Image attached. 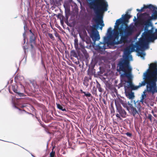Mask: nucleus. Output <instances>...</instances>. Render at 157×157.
Returning <instances> with one entry per match:
<instances>
[{"label": "nucleus", "mask_w": 157, "mask_h": 157, "mask_svg": "<svg viewBox=\"0 0 157 157\" xmlns=\"http://www.w3.org/2000/svg\"><path fill=\"white\" fill-rule=\"evenodd\" d=\"M150 68L153 70V71L148 69L147 71L144 74V78L141 83H140L138 86H135L131 81L127 82L128 83V86H124L125 89L126 87L130 88L132 90L137 89L142 86H146V91L148 93H151L154 94L157 92V87L156 82L157 81V65L156 63H151L150 64Z\"/></svg>", "instance_id": "1"}, {"label": "nucleus", "mask_w": 157, "mask_h": 157, "mask_svg": "<svg viewBox=\"0 0 157 157\" xmlns=\"http://www.w3.org/2000/svg\"><path fill=\"white\" fill-rule=\"evenodd\" d=\"M114 28L113 31L111 28H109L103 39H119V36L120 39H127L133 32V28L125 24L121 18L117 20Z\"/></svg>", "instance_id": "2"}, {"label": "nucleus", "mask_w": 157, "mask_h": 157, "mask_svg": "<svg viewBox=\"0 0 157 157\" xmlns=\"http://www.w3.org/2000/svg\"><path fill=\"white\" fill-rule=\"evenodd\" d=\"M95 3H94L93 5H89V6L92 8L97 15L94 20L97 24L96 25H100L101 27L100 29L102 30L103 27L104 26L103 21L102 14L104 12L107 10L108 6V3H105L101 0H98Z\"/></svg>", "instance_id": "3"}, {"label": "nucleus", "mask_w": 157, "mask_h": 157, "mask_svg": "<svg viewBox=\"0 0 157 157\" xmlns=\"http://www.w3.org/2000/svg\"><path fill=\"white\" fill-rule=\"evenodd\" d=\"M155 40H139L135 44H131L125 49L126 55H129L131 52L136 51L144 52L149 48V44L151 42H154Z\"/></svg>", "instance_id": "4"}, {"label": "nucleus", "mask_w": 157, "mask_h": 157, "mask_svg": "<svg viewBox=\"0 0 157 157\" xmlns=\"http://www.w3.org/2000/svg\"><path fill=\"white\" fill-rule=\"evenodd\" d=\"M93 40L94 41L93 47L94 48L101 53H102L105 51V49L125 42H131L132 40H119V41H118L117 42L116 41V40H104L105 43L100 42L98 44H96V41H98L99 40Z\"/></svg>", "instance_id": "5"}, {"label": "nucleus", "mask_w": 157, "mask_h": 157, "mask_svg": "<svg viewBox=\"0 0 157 157\" xmlns=\"http://www.w3.org/2000/svg\"><path fill=\"white\" fill-rule=\"evenodd\" d=\"M131 70L128 56L121 58L117 67V70L120 74L121 73V72L124 73L121 74V77L124 78L125 77H128L130 75Z\"/></svg>", "instance_id": "6"}, {"label": "nucleus", "mask_w": 157, "mask_h": 157, "mask_svg": "<svg viewBox=\"0 0 157 157\" xmlns=\"http://www.w3.org/2000/svg\"><path fill=\"white\" fill-rule=\"evenodd\" d=\"M142 24H144L145 25L144 32L143 33V37L140 38L138 39H150L152 33L153 32L154 28L152 23H150L149 25H147L146 22H141Z\"/></svg>", "instance_id": "7"}, {"label": "nucleus", "mask_w": 157, "mask_h": 157, "mask_svg": "<svg viewBox=\"0 0 157 157\" xmlns=\"http://www.w3.org/2000/svg\"><path fill=\"white\" fill-rule=\"evenodd\" d=\"M152 6L151 7V8H148L151 10L153 11V13L151 17H150V18L149 19H147L146 22L147 25H149L150 23H152L151 21L152 19H157V7L154 6L151 4H150Z\"/></svg>", "instance_id": "8"}, {"label": "nucleus", "mask_w": 157, "mask_h": 157, "mask_svg": "<svg viewBox=\"0 0 157 157\" xmlns=\"http://www.w3.org/2000/svg\"><path fill=\"white\" fill-rule=\"evenodd\" d=\"M98 28V25H94L92 28L91 32L90 34V36L92 39H100V37L99 32L97 30Z\"/></svg>", "instance_id": "9"}, {"label": "nucleus", "mask_w": 157, "mask_h": 157, "mask_svg": "<svg viewBox=\"0 0 157 157\" xmlns=\"http://www.w3.org/2000/svg\"><path fill=\"white\" fill-rule=\"evenodd\" d=\"M116 105L117 110L122 118H126L128 116L126 111L120 105H117L116 104V101H115Z\"/></svg>", "instance_id": "10"}, {"label": "nucleus", "mask_w": 157, "mask_h": 157, "mask_svg": "<svg viewBox=\"0 0 157 157\" xmlns=\"http://www.w3.org/2000/svg\"><path fill=\"white\" fill-rule=\"evenodd\" d=\"M128 105L129 107L130 110L129 112H130L133 116L137 118L139 116V113L136 109L132 105L128 102Z\"/></svg>", "instance_id": "11"}, {"label": "nucleus", "mask_w": 157, "mask_h": 157, "mask_svg": "<svg viewBox=\"0 0 157 157\" xmlns=\"http://www.w3.org/2000/svg\"><path fill=\"white\" fill-rule=\"evenodd\" d=\"M140 16L142 18L139 20V23L141 25H144V24H142L141 22H145L147 19H149L150 18V17H151L149 13L145 12L144 13H142L140 15Z\"/></svg>", "instance_id": "12"}, {"label": "nucleus", "mask_w": 157, "mask_h": 157, "mask_svg": "<svg viewBox=\"0 0 157 157\" xmlns=\"http://www.w3.org/2000/svg\"><path fill=\"white\" fill-rule=\"evenodd\" d=\"M79 35L82 39H87V34L86 31L85 29L80 31L79 32Z\"/></svg>", "instance_id": "13"}, {"label": "nucleus", "mask_w": 157, "mask_h": 157, "mask_svg": "<svg viewBox=\"0 0 157 157\" xmlns=\"http://www.w3.org/2000/svg\"><path fill=\"white\" fill-rule=\"evenodd\" d=\"M29 36L30 39H36L37 36V34L36 31L30 29L29 30Z\"/></svg>", "instance_id": "14"}, {"label": "nucleus", "mask_w": 157, "mask_h": 157, "mask_svg": "<svg viewBox=\"0 0 157 157\" xmlns=\"http://www.w3.org/2000/svg\"><path fill=\"white\" fill-rule=\"evenodd\" d=\"M128 12L124 16V17L122 19L123 21L124 22L125 24H127V23L129 22V19L131 18L132 16L128 14Z\"/></svg>", "instance_id": "15"}, {"label": "nucleus", "mask_w": 157, "mask_h": 157, "mask_svg": "<svg viewBox=\"0 0 157 157\" xmlns=\"http://www.w3.org/2000/svg\"><path fill=\"white\" fill-rule=\"evenodd\" d=\"M12 90L15 93L18 94L20 97H22L24 95L23 93H21L18 91L17 86H12Z\"/></svg>", "instance_id": "16"}, {"label": "nucleus", "mask_w": 157, "mask_h": 157, "mask_svg": "<svg viewBox=\"0 0 157 157\" xmlns=\"http://www.w3.org/2000/svg\"><path fill=\"white\" fill-rule=\"evenodd\" d=\"M70 55L71 59L73 57H75L78 59L79 56L75 50H72L70 52Z\"/></svg>", "instance_id": "17"}, {"label": "nucleus", "mask_w": 157, "mask_h": 157, "mask_svg": "<svg viewBox=\"0 0 157 157\" xmlns=\"http://www.w3.org/2000/svg\"><path fill=\"white\" fill-rule=\"evenodd\" d=\"M125 94L126 96L129 99H132L134 98V94L132 92H125Z\"/></svg>", "instance_id": "18"}, {"label": "nucleus", "mask_w": 157, "mask_h": 157, "mask_svg": "<svg viewBox=\"0 0 157 157\" xmlns=\"http://www.w3.org/2000/svg\"><path fill=\"white\" fill-rule=\"evenodd\" d=\"M81 50L82 52L84 54L86 58L87 59V54L88 53H87V51L86 50L85 48V47L81 45Z\"/></svg>", "instance_id": "19"}, {"label": "nucleus", "mask_w": 157, "mask_h": 157, "mask_svg": "<svg viewBox=\"0 0 157 157\" xmlns=\"http://www.w3.org/2000/svg\"><path fill=\"white\" fill-rule=\"evenodd\" d=\"M152 6H151V5H144V6L143 7H142L140 10L139 9H136V10L139 12H142L143 11V10L144 9L151 8V7Z\"/></svg>", "instance_id": "20"}, {"label": "nucleus", "mask_w": 157, "mask_h": 157, "mask_svg": "<svg viewBox=\"0 0 157 157\" xmlns=\"http://www.w3.org/2000/svg\"><path fill=\"white\" fill-rule=\"evenodd\" d=\"M157 39V29H155V32H153L151 33V37L149 39Z\"/></svg>", "instance_id": "21"}, {"label": "nucleus", "mask_w": 157, "mask_h": 157, "mask_svg": "<svg viewBox=\"0 0 157 157\" xmlns=\"http://www.w3.org/2000/svg\"><path fill=\"white\" fill-rule=\"evenodd\" d=\"M56 105H57V108L60 109L62 110V111H66V109L65 108H63V106L61 105L59 103H56Z\"/></svg>", "instance_id": "22"}, {"label": "nucleus", "mask_w": 157, "mask_h": 157, "mask_svg": "<svg viewBox=\"0 0 157 157\" xmlns=\"http://www.w3.org/2000/svg\"><path fill=\"white\" fill-rule=\"evenodd\" d=\"M83 84L86 87H87L88 85V78L87 77H85L83 81Z\"/></svg>", "instance_id": "23"}, {"label": "nucleus", "mask_w": 157, "mask_h": 157, "mask_svg": "<svg viewBox=\"0 0 157 157\" xmlns=\"http://www.w3.org/2000/svg\"><path fill=\"white\" fill-rule=\"evenodd\" d=\"M145 93L146 92L145 91H144L142 95L140 101L142 103L144 102V100L146 97V95L145 94Z\"/></svg>", "instance_id": "24"}, {"label": "nucleus", "mask_w": 157, "mask_h": 157, "mask_svg": "<svg viewBox=\"0 0 157 157\" xmlns=\"http://www.w3.org/2000/svg\"><path fill=\"white\" fill-rule=\"evenodd\" d=\"M122 105L124 108H126L127 110L129 111L130 108L128 105V103L127 104L126 102H124Z\"/></svg>", "instance_id": "25"}, {"label": "nucleus", "mask_w": 157, "mask_h": 157, "mask_svg": "<svg viewBox=\"0 0 157 157\" xmlns=\"http://www.w3.org/2000/svg\"><path fill=\"white\" fill-rule=\"evenodd\" d=\"M54 147H53L52 149V152L50 153L49 157H55V151H53Z\"/></svg>", "instance_id": "26"}, {"label": "nucleus", "mask_w": 157, "mask_h": 157, "mask_svg": "<svg viewBox=\"0 0 157 157\" xmlns=\"http://www.w3.org/2000/svg\"><path fill=\"white\" fill-rule=\"evenodd\" d=\"M97 88L98 89V90L100 92L102 93L103 91V89L101 87V85L100 84H98L97 85Z\"/></svg>", "instance_id": "27"}, {"label": "nucleus", "mask_w": 157, "mask_h": 157, "mask_svg": "<svg viewBox=\"0 0 157 157\" xmlns=\"http://www.w3.org/2000/svg\"><path fill=\"white\" fill-rule=\"evenodd\" d=\"M26 26V25L24 26V32L23 34V36L24 37V39H26L27 38L26 37V31L25 30V27Z\"/></svg>", "instance_id": "28"}, {"label": "nucleus", "mask_w": 157, "mask_h": 157, "mask_svg": "<svg viewBox=\"0 0 157 157\" xmlns=\"http://www.w3.org/2000/svg\"><path fill=\"white\" fill-rule=\"evenodd\" d=\"M32 84L34 88L36 89H37L38 88V86L36 82L35 81H33L32 82Z\"/></svg>", "instance_id": "29"}, {"label": "nucleus", "mask_w": 157, "mask_h": 157, "mask_svg": "<svg viewBox=\"0 0 157 157\" xmlns=\"http://www.w3.org/2000/svg\"><path fill=\"white\" fill-rule=\"evenodd\" d=\"M142 52H138V54L140 56H141V57L144 58V56L145 55V54L144 53H143Z\"/></svg>", "instance_id": "30"}, {"label": "nucleus", "mask_w": 157, "mask_h": 157, "mask_svg": "<svg viewBox=\"0 0 157 157\" xmlns=\"http://www.w3.org/2000/svg\"><path fill=\"white\" fill-rule=\"evenodd\" d=\"M153 117L152 116L151 114H148L147 117V118L149 119L150 121L151 122L152 121V118Z\"/></svg>", "instance_id": "31"}, {"label": "nucleus", "mask_w": 157, "mask_h": 157, "mask_svg": "<svg viewBox=\"0 0 157 157\" xmlns=\"http://www.w3.org/2000/svg\"><path fill=\"white\" fill-rule=\"evenodd\" d=\"M96 88L94 86L92 87V92L93 94H95L96 93Z\"/></svg>", "instance_id": "32"}, {"label": "nucleus", "mask_w": 157, "mask_h": 157, "mask_svg": "<svg viewBox=\"0 0 157 157\" xmlns=\"http://www.w3.org/2000/svg\"><path fill=\"white\" fill-rule=\"evenodd\" d=\"M48 36L49 37V38L51 39H53L54 37L52 34L51 33H48Z\"/></svg>", "instance_id": "33"}, {"label": "nucleus", "mask_w": 157, "mask_h": 157, "mask_svg": "<svg viewBox=\"0 0 157 157\" xmlns=\"http://www.w3.org/2000/svg\"><path fill=\"white\" fill-rule=\"evenodd\" d=\"M126 135H127L128 136L130 137H131L132 136V134L131 133L129 132H127L126 133Z\"/></svg>", "instance_id": "34"}, {"label": "nucleus", "mask_w": 157, "mask_h": 157, "mask_svg": "<svg viewBox=\"0 0 157 157\" xmlns=\"http://www.w3.org/2000/svg\"><path fill=\"white\" fill-rule=\"evenodd\" d=\"M41 64H42V65H43V67L44 68V69H46L45 66V65L44 64V62H43V59H42L41 60Z\"/></svg>", "instance_id": "35"}, {"label": "nucleus", "mask_w": 157, "mask_h": 157, "mask_svg": "<svg viewBox=\"0 0 157 157\" xmlns=\"http://www.w3.org/2000/svg\"><path fill=\"white\" fill-rule=\"evenodd\" d=\"M116 116L117 117H118V118H119L120 119H121V116L119 114H116Z\"/></svg>", "instance_id": "36"}, {"label": "nucleus", "mask_w": 157, "mask_h": 157, "mask_svg": "<svg viewBox=\"0 0 157 157\" xmlns=\"http://www.w3.org/2000/svg\"><path fill=\"white\" fill-rule=\"evenodd\" d=\"M92 99V96L91 95V94L89 93V101L91 100Z\"/></svg>", "instance_id": "37"}, {"label": "nucleus", "mask_w": 157, "mask_h": 157, "mask_svg": "<svg viewBox=\"0 0 157 157\" xmlns=\"http://www.w3.org/2000/svg\"><path fill=\"white\" fill-rule=\"evenodd\" d=\"M123 86V85L122 83H119L118 85V88H120V87Z\"/></svg>", "instance_id": "38"}, {"label": "nucleus", "mask_w": 157, "mask_h": 157, "mask_svg": "<svg viewBox=\"0 0 157 157\" xmlns=\"http://www.w3.org/2000/svg\"><path fill=\"white\" fill-rule=\"evenodd\" d=\"M120 102L122 104H123L125 102L121 99H119Z\"/></svg>", "instance_id": "39"}, {"label": "nucleus", "mask_w": 157, "mask_h": 157, "mask_svg": "<svg viewBox=\"0 0 157 157\" xmlns=\"http://www.w3.org/2000/svg\"><path fill=\"white\" fill-rule=\"evenodd\" d=\"M35 40H30V41L29 42H30V43H32L33 42V43H35Z\"/></svg>", "instance_id": "40"}, {"label": "nucleus", "mask_w": 157, "mask_h": 157, "mask_svg": "<svg viewBox=\"0 0 157 157\" xmlns=\"http://www.w3.org/2000/svg\"><path fill=\"white\" fill-rule=\"evenodd\" d=\"M84 95L88 97V93H86L85 92V93H84Z\"/></svg>", "instance_id": "41"}, {"label": "nucleus", "mask_w": 157, "mask_h": 157, "mask_svg": "<svg viewBox=\"0 0 157 157\" xmlns=\"http://www.w3.org/2000/svg\"><path fill=\"white\" fill-rule=\"evenodd\" d=\"M86 8L87 12H88V7L87 6L86 7Z\"/></svg>", "instance_id": "42"}, {"label": "nucleus", "mask_w": 157, "mask_h": 157, "mask_svg": "<svg viewBox=\"0 0 157 157\" xmlns=\"http://www.w3.org/2000/svg\"><path fill=\"white\" fill-rule=\"evenodd\" d=\"M80 91L82 93H85V92L83 91L82 90H80Z\"/></svg>", "instance_id": "43"}, {"label": "nucleus", "mask_w": 157, "mask_h": 157, "mask_svg": "<svg viewBox=\"0 0 157 157\" xmlns=\"http://www.w3.org/2000/svg\"><path fill=\"white\" fill-rule=\"evenodd\" d=\"M75 40V43L78 42V40Z\"/></svg>", "instance_id": "44"}, {"label": "nucleus", "mask_w": 157, "mask_h": 157, "mask_svg": "<svg viewBox=\"0 0 157 157\" xmlns=\"http://www.w3.org/2000/svg\"><path fill=\"white\" fill-rule=\"evenodd\" d=\"M136 20V17H135L133 19V21H135Z\"/></svg>", "instance_id": "45"}, {"label": "nucleus", "mask_w": 157, "mask_h": 157, "mask_svg": "<svg viewBox=\"0 0 157 157\" xmlns=\"http://www.w3.org/2000/svg\"><path fill=\"white\" fill-rule=\"evenodd\" d=\"M86 4L87 5H88V0H86Z\"/></svg>", "instance_id": "46"}, {"label": "nucleus", "mask_w": 157, "mask_h": 157, "mask_svg": "<svg viewBox=\"0 0 157 157\" xmlns=\"http://www.w3.org/2000/svg\"><path fill=\"white\" fill-rule=\"evenodd\" d=\"M86 29L87 30V31L88 32V28H87V27L86 28Z\"/></svg>", "instance_id": "47"}, {"label": "nucleus", "mask_w": 157, "mask_h": 157, "mask_svg": "<svg viewBox=\"0 0 157 157\" xmlns=\"http://www.w3.org/2000/svg\"><path fill=\"white\" fill-rule=\"evenodd\" d=\"M30 45L31 46L32 48H33V44H31Z\"/></svg>", "instance_id": "48"}, {"label": "nucleus", "mask_w": 157, "mask_h": 157, "mask_svg": "<svg viewBox=\"0 0 157 157\" xmlns=\"http://www.w3.org/2000/svg\"><path fill=\"white\" fill-rule=\"evenodd\" d=\"M86 42L87 44H88V40H86Z\"/></svg>", "instance_id": "49"}, {"label": "nucleus", "mask_w": 157, "mask_h": 157, "mask_svg": "<svg viewBox=\"0 0 157 157\" xmlns=\"http://www.w3.org/2000/svg\"><path fill=\"white\" fill-rule=\"evenodd\" d=\"M151 113L154 114V111L153 110H152L151 111Z\"/></svg>", "instance_id": "50"}, {"label": "nucleus", "mask_w": 157, "mask_h": 157, "mask_svg": "<svg viewBox=\"0 0 157 157\" xmlns=\"http://www.w3.org/2000/svg\"><path fill=\"white\" fill-rule=\"evenodd\" d=\"M25 105H22V106L21 107L22 108H24V107H25Z\"/></svg>", "instance_id": "51"}, {"label": "nucleus", "mask_w": 157, "mask_h": 157, "mask_svg": "<svg viewBox=\"0 0 157 157\" xmlns=\"http://www.w3.org/2000/svg\"><path fill=\"white\" fill-rule=\"evenodd\" d=\"M91 42V40H89V43L90 42Z\"/></svg>", "instance_id": "52"}, {"label": "nucleus", "mask_w": 157, "mask_h": 157, "mask_svg": "<svg viewBox=\"0 0 157 157\" xmlns=\"http://www.w3.org/2000/svg\"><path fill=\"white\" fill-rule=\"evenodd\" d=\"M24 40V43L25 44L26 42V40Z\"/></svg>", "instance_id": "53"}, {"label": "nucleus", "mask_w": 157, "mask_h": 157, "mask_svg": "<svg viewBox=\"0 0 157 157\" xmlns=\"http://www.w3.org/2000/svg\"><path fill=\"white\" fill-rule=\"evenodd\" d=\"M40 124H41V125L42 127H44L43 125L42 124H41V123H40Z\"/></svg>", "instance_id": "54"}, {"label": "nucleus", "mask_w": 157, "mask_h": 157, "mask_svg": "<svg viewBox=\"0 0 157 157\" xmlns=\"http://www.w3.org/2000/svg\"><path fill=\"white\" fill-rule=\"evenodd\" d=\"M87 74H88V69L87 71Z\"/></svg>", "instance_id": "55"}, {"label": "nucleus", "mask_w": 157, "mask_h": 157, "mask_svg": "<svg viewBox=\"0 0 157 157\" xmlns=\"http://www.w3.org/2000/svg\"><path fill=\"white\" fill-rule=\"evenodd\" d=\"M137 39V38L136 37L135 38H134V39Z\"/></svg>", "instance_id": "56"}, {"label": "nucleus", "mask_w": 157, "mask_h": 157, "mask_svg": "<svg viewBox=\"0 0 157 157\" xmlns=\"http://www.w3.org/2000/svg\"><path fill=\"white\" fill-rule=\"evenodd\" d=\"M154 116L155 117H156V115H155V114H153Z\"/></svg>", "instance_id": "57"}, {"label": "nucleus", "mask_w": 157, "mask_h": 157, "mask_svg": "<svg viewBox=\"0 0 157 157\" xmlns=\"http://www.w3.org/2000/svg\"><path fill=\"white\" fill-rule=\"evenodd\" d=\"M111 107H113H113L112 106V105H111Z\"/></svg>", "instance_id": "58"}, {"label": "nucleus", "mask_w": 157, "mask_h": 157, "mask_svg": "<svg viewBox=\"0 0 157 157\" xmlns=\"http://www.w3.org/2000/svg\"><path fill=\"white\" fill-rule=\"evenodd\" d=\"M77 136H78H78H79V135H77Z\"/></svg>", "instance_id": "59"}, {"label": "nucleus", "mask_w": 157, "mask_h": 157, "mask_svg": "<svg viewBox=\"0 0 157 157\" xmlns=\"http://www.w3.org/2000/svg\"><path fill=\"white\" fill-rule=\"evenodd\" d=\"M90 39V38L89 37V40Z\"/></svg>", "instance_id": "60"}, {"label": "nucleus", "mask_w": 157, "mask_h": 157, "mask_svg": "<svg viewBox=\"0 0 157 157\" xmlns=\"http://www.w3.org/2000/svg\"><path fill=\"white\" fill-rule=\"evenodd\" d=\"M59 40H60V39L59 38Z\"/></svg>", "instance_id": "61"}, {"label": "nucleus", "mask_w": 157, "mask_h": 157, "mask_svg": "<svg viewBox=\"0 0 157 157\" xmlns=\"http://www.w3.org/2000/svg\"><path fill=\"white\" fill-rule=\"evenodd\" d=\"M156 24H157V23H156Z\"/></svg>", "instance_id": "62"}, {"label": "nucleus", "mask_w": 157, "mask_h": 157, "mask_svg": "<svg viewBox=\"0 0 157 157\" xmlns=\"http://www.w3.org/2000/svg\"><path fill=\"white\" fill-rule=\"evenodd\" d=\"M87 156H86V157H87Z\"/></svg>", "instance_id": "63"}]
</instances>
